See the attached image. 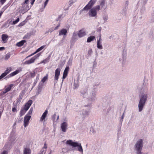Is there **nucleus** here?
<instances>
[{"label":"nucleus","mask_w":154,"mask_h":154,"mask_svg":"<svg viewBox=\"0 0 154 154\" xmlns=\"http://www.w3.org/2000/svg\"><path fill=\"white\" fill-rule=\"evenodd\" d=\"M49 0H46L45 2V3H44V5L43 8H45V7L47 5V4L48 3V2Z\"/></svg>","instance_id":"44"},{"label":"nucleus","mask_w":154,"mask_h":154,"mask_svg":"<svg viewBox=\"0 0 154 154\" xmlns=\"http://www.w3.org/2000/svg\"><path fill=\"white\" fill-rule=\"evenodd\" d=\"M60 68H57L55 72L54 79V84L57 83L59 76L60 75Z\"/></svg>","instance_id":"8"},{"label":"nucleus","mask_w":154,"mask_h":154,"mask_svg":"<svg viewBox=\"0 0 154 154\" xmlns=\"http://www.w3.org/2000/svg\"><path fill=\"white\" fill-rule=\"evenodd\" d=\"M45 45H43L42 46H41L39 48H38L36 51L34 53L32 54L31 55L28 56V57H27L26 58L30 57V56H32L34 54H36V53H37V52L40 51H41L42 49H43L45 47Z\"/></svg>","instance_id":"17"},{"label":"nucleus","mask_w":154,"mask_h":154,"mask_svg":"<svg viewBox=\"0 0 154 154\" xmlns=\"http://www.w3.org/2000/svg\"><path fill=\"white\" fill-rule=\"evenodd\" d=\"M48 77L47 76H45L43 79H42L41 81L42 82L44 83L46 80L47 79Z\"/></svg>","instance_id":"36"},{"label":"nucleus","mask_w":154,"mask_h":154,"mask_svg":"<svg viewBox=\"0 0 154 154\" xmlns=\"http://www.w3.org/2000/svg\"><path fill=\"white\" fill-rule=\"evenodd\" d=\"M11 54L10 53L7 54L5 56L4 59L6 60H7L10 57Z\"/></svg>","instance_id":"33"},{"label":"nucleus","mask_w":154,"mask_h":154,"mask_svg":"<svg viewBox=\"0 0 154 154\" xmlns=\"http://www.w3.org/2000/svg\"><path fill=\"white\" fill-rule=\"evenodd\" d=\"M49 57H48V58H47L46 59H45V60H44L42 61V63H45L47 62H48V60H49Z\"/></svg>","instance_id":"38"},{"label":"nucleus","mask_w":154,"mask_h":154,"mask_svg":"<svg viewBox=\"0 0 154 154\" xmlns=\"http://www.w3.org/2000/svg\"><path fill=\"white\" fill-rule=\"evenodd\" d=\"M25 42L26 41L24 40H22L19 42L17 43L16 45L17 46L20 47L23 45Z\"/></svg>","instance_id":"29"},{"label":"nucleus","mask_w":154,"mask_h":154,"mask_svg":"<svg viewBox=\"0 0 154 154\" xmlns=\"http://www.w3.org/2000/svg\"><path fill=\"white\" fill-rule=\"evenodd\" d=\"M47 147V146L46 144L45 143L41 151V153L42 154H45L46 151Z\"/></svg>","instance_id":"24"},{"label":"nucleus","mask_w":154,"mask_h":154,"mask_svg":"<svg viewBox=\"0 0 154 154\" xmlns=\"http://www.w3.org/2000/svg\"><path fill=\"white\" fill-rule=\"evenodd\" d=\"M14 85L12 84H11L9 86L6 88L5 89L8 92L11 89V88Z\"/></svg>","instance_id":"32"},{"label":"nucleus","mask_w":154,"mask_h":154,"mask_svg":"<svg viewBox=\"0 0 154 154\" xmlns=\"http://www.w3.org/2000/svg\"><path fill=\"white\" fill-rule=\"evenodd\" d=\"M5 49V48L3 47H0V51L3 50Z\"/></svg>","instance_id":"54"},{"label":"nucleus","mask_w":154,"mask_h":154,"mask_svg":"<svg viewBox=\"0 0 154 154\" xmlns=\"http://www.w3.org/2000/svg\"><path fill=\"white\" fill-rule=\"evenodd\" d=\"M5 76L2 73L1 75L0 76V80L4 77Z\"/></svg>","instance_id":"48"},{"label":"nucleus","mask_w":154,"mask_h":154,"mask_svg":"<svg viewBox=\"0 0 154 154\" xmlns=\"http://www.w3.org/2000/svg\"><path fill=\"white\" fill-rule=\"evenodd\" d=\"M56 116V114H54V117H55Z\"/></svg>","instance_id":"63"},{"label":"nucleus","mask_w":154,"mask_h":154,"mask_svg":"<svg viewBox=\"0 0 154 154\" xmlns=\"http://www.w3.org/2000/svg\"><path fill=\"white\" fill-rule=\"evenodd\" d=\"M6 0H0V2L1 4L3 5L6 1Z\"/></svg>","instance_id":"50"},{"label":"nucleus","mask_w":154,"mask_h":154,"mask_svg":"<svg viewBox=\"0 0 154 154\" xmlns=\"http://www.w3.org/2000/svg\"><path fill=\"white\" fill-rule=\"evenodd\" d=\"M113 4V0H101L100 1V4L99 6L100 7V10L106 9L109 6L111 7Z\"/></svg>","instance_id":"2"},{"label":"nucleus","mask_w":154,"mask_h":154,"mask_svg":"<svg viewBox=\"0 0 154 154\" xmlns=\"http://www.w3.org/2000/svg\"><path fill=\"white\" fill-rule=\"evenodd\" d=\"M15 140V138L14 137H12L11 139H10V140L11 141H14V140Z\"/></svg>","instance_id":"47"},{"label":"nucleus","mask_w":154,"mask_h":154,"mask_svg":"<svg viewBox=\"0 0 154 154\" xmlns=\"http://www.w3.org/2000/svg\"><path fill=\"white\" fill-rule=\"evenodd\" d=\"M32 100H29L28 102L25 104L23 108L27 111L30 106L32 103Z\"/></svg>","instance_id":"14"},{"label":"nucleus","mask_w":154,"mask_h":154,"mask_svg":"<svg viewBox=\"0 0 154 154\" xmlns=\"http://www.w3.org/2000/svg\"><path fill=\"white\" fill-rule=\"evenodd\" d=\"M147 98V94H144L140 96L138 105L139 112H141L143 110Z\"/></svg>","instance_id":"3"},{"label":"nucleus","mask_w":154,"mask_h":154,"mask_svg":"<svg viewBox=\"0 0 154 154\" xmlns=\"http://www.w3.org/2000/svg\"><path fill=\"white\" fill-rule=\"evenodd\" d=\"M48 31H49V32H51L52 31L51 29H49Z\"/></svg>","instance_id":"62"},{"label":"nucleus","mask_w":154,"mask_h":154,"mask_svg":"<svg viewBox=\"0 0 154 154\" xmlns=\"http://www.w3.org/2000/svg\"><path fill=\"white\" fill-rule=\"evenodd\" d=\"M92 51L91 49H89L88 51V54L91 56L92 53Z\"/></svg>","instance_id":"40"},{"label":"nucleus","mask_w":154,"mask_h":154,"mask_svg":"<svg viewBox=\"0 0 154 154\" xmlns=\"http://www.w3.org/2000/svg\"><path fill=\"white\" fill-rule=\"evenodd\" d=\"M60 126L62 131L63 132H66L68 127L67 123L66 122L62 123L61 124Z\"/></svg>","instance_id":"10"},{"label":"nucleus","mask_w":154,"mask_h":154,"mask_svg":"<svg viewBox=\"0 0 154 154\" xmlns=\"http://www.w3.org/2000/svg\"><path fill=\"white\" fill-rule=\"evenodd\" d=\"M31 150L28 147H26L24 149L23 154H30Z\"/></svg>","instance_id":"23"},{"label":"nucleus","mask_w":154,"mask_h":154,"mask_svg":"<svg viewBox=\"0 0 154 154\" xmlns=\"http://www.w3.org/2000/svg\"><path fill=\"white\" fill-rule=\"evenodd\" d=\"M103 19L104 20V22H106L108 19V17L106 15H105L103 17Z\"/></svg>","instance_id":"34"},{"label":"nucleus","mask_w":154,"mask_h":154,"mask_svg":"<svg viewBox=\"0 0 154 154\" xmlns=\"http://www.w3.org/2000/svg\"><path fill=\"white\" fill-rule=\"evenodd\" d=\"M86 34L85 30L84 29L80 30L78 33V35L79 38L83 37Z\"/></svg>","instance_id":"13"},{"label":"nucleus","mask_w":154,"mask_h":154,"mask_svg":"<svg viewBox=\"0 0 154 154\" xmlns=\"http://www.w3.org/2000/svg\"><path fill=\"white\" fill-rule=\"evenodd\" d=\"M95 38V37L94 36H91L88 37L87 41V42H90L93 41Z\"/></svg>","instance_id":"27"},{"label":"nucleus","mask_w":154,"mask_h":154,"mask_svg":"<svg viewBox=\"0 0 154 154\" xmlns=\"http://www.w3.org/2000/svg\"><path fill=\"white\" fill-rule=\"evenodd\" d=\"M89 112L88 110H85L82 112L83 116L84 117H85L89 114Z\"/></svg>","instance_id":"28"},{"label":"nucleus","mask_w":154,"mask_h":154,"mask_svg":"<svg viewBox=\"0 0 154 154\" xmlns=\"http://www.w3.org/2000/svg\"><path fill=\"white\" fill-rule=\"evenodd\" d=\"M97 47L100 49H103V47L102 45V42H97Z\"/></svg>","instance_id":"31"},{"label":"nucleus","mask_w":154,"mask_h":154,"mask_svg":"<svg viewBox=\"0 0 154 154\" xmlns=\"http://www.w3.org/2000/svg\"><path fill=\"white\" fill-rule=\"evenodd\" d=\"M41 92V90H38L37 92L36 93V95H38Z\"/></svg>","instance_id":"45"},{"label":"nucleus","mask_w":154,"mask_h":154,"mask_svg":"<svg viewBox=\"0 0 154 154\" xmlns=\"http://www.w3.org/2000/svg\"><path fill=\"white\" fill-rule=\"evenodd\" d=\"M31 117V116L29 115H26L25 116L23 121V125L25 128L28 125Z\"/></svg>","instance_id":"9"},{"label":"nucleus","mask_w":154,"mask_h":154,"mask_svg":"<svg viewBox=\"0 0 154 154\" xmlns=\"http://www.w3.org/2000/svg\"><path fill=\"white\" fill-rule=\"evenodd\" d=\"M3 109L0 108V119H1V117L3 112Z\"/></svg>","instance_id":"41"},{"label":"nucleus","mask_w":154,"mask_h":154,"mask_svg":"<svg viewBox=\"0 0 154 154\" xmlns=\"http://www.w3.org/2000/svg\"><path fill=\"white\" fill-rule=\"evenodd\" d=\"M49 32V31H46V32H45V34H47V33H48Z\"/></svg>","instance_id":"61"},{"label":"nucleus","mask_w":154,"mask_h":154,"mask_svg":"<svg viewBox=\"0 0 154 154\" xmlns=\"http://www.w3.org/2000/svg\"><path fill=\"white\" fill-rule=\"evenodd\" d=\"M7 92V91L5 89L3 91V93H2V94H5V93H6Z\"/></svg>","instance_id":"55"},{"label":"nucleus","mask_w":154,"mask_h":154,"mask_svg":"<svg viewBox=\"0 0 154 154\" xmlns=\"http://www.w3.org/2000/svg\"><path fill=\"white\" fill-rule=\"evenodd\" d=\"M12 70V68L11 67H8L5 72L3 73L4 75L5 76L8 74Z\"/></svg>","instance_id":"25"},{"label":"nucleus","mask_w":154,"mask_h":154,"mask_svg":"<svg viewBox=\"0 0 154 154\" xmlns=\"http://www.w3.org/2000/svg\"><path fill=\"white\" fill-rule=\"evenodd\" d=\"M97 0H91L84 8L81 11V12L84 11H88V16L91 17L96 18L97 17V12L100 10L99 6H96L93 8L92 7L95 4Z\"/></svg>","instance_id":"1"},{"label":"nucleus","mask_w":154,"mask_h":154,"mask_svg":"<svg viewBox=\"0 0 154 154\" xmlns=\"http://www.w3.org/2000/svg\"><path fill=\"white\" fill-rule=\"evenodd\" d=\"M143 142L142 139H140L137 142L135 145V149L137 151L138 153L141 152L143 146Z\"/></svg>","instance_id":"5"},{"label":"nucleus","mask_w":154,"mask_h":154,"mask_svg":"<svg viewBox=\"0 0 154 154\" xmlns=\"http://www.w3.org/2000/svg\"><path fill=\"white\" fill-rule=\"evenodd\" d=\"M141 91L143 92H146L148 91V89L146 86V83L143 84V86L141 88Z\"/></svg>","instance_id":"19"},{"label":"nucleus","mask_w":154,"mask_h":154,"mask_svg":"<svg viewBox=\"0 0 154 154\" xmlns=\"http://www.w3.org/2000/svg\"><path fill=\"white\" fill-rule=\"evenodd\" d=\"M87 91V89H86L82 90L81 91V96L83 98L88 97V94Z\"/></svg>","instance_id":"15"},{"label":"nucleus","mask_w":154,"mask_h":154,"mask_svg":"<svg viewBox=\"0 0 154 154\" xmlns=\"http://www.w3.org/2000/svg\"><path fill=\"white\" fill-rule=\"evenodd\" d=\"M30 35H26L24 36V38H26L29 39V38H30Z\"/></svg>","instance_id":"43"},{"label":"nucleus","mask_w":154,"mask_h":154,"mask_svg":"<svg viewBox=\"0 0 154 154\" xmlns=\"http://www.w3.org/2000/svg\"><path fill=\"white\" fill-rule=\"evenodd\" d=\"M29 0H25L24 2L22 4V8H23L22 9L24 11H27L29 9V7L28 6L27 4H28ZM35 0H31V5H32Z\"/></svg>","instance_id":"6"},{"label":"nucleus","mask_w":154,"mask_h":154,"mask_svg":"<svg viewBox=\"0 0 154 154\" xmlns=\"http://www.w3.org/2000/svg\"><path fill=\"white\" fill-rule=\"evenodd\" d=\"M9 144L8 143L6 144L4 146L3 149L6 150H2L0 152V154H8V147Z\"/></svg>","instance_id":"11"},{"label":"nucleus","mask_w":154,"mask_h":154,"mask_svg":"<svg viewBox=\"0 0 154 154\" xmlns=\"http://www.w3.org/2000/svg\"><path fill=\"white\" fill-rule=\"evenodd\" d=\"M77 35H78V33L77 34L76 32H74L72 35V37L74 38H75L77 36Z\"/></svg>","instance_id":"42"},{"label":"nucleus","mask_w":154,"mask_h":154,"mask_svg":"<svg viewBox=\"0 0 154 154\" xmlns=\"http://www.w3.org/2000/svg\"><path fill=\"white\" fill-rule=\"evenodd\" d=\"M48 113V111L47 110H46L45 112L42 114V116L41 117L40 119V122H44L45 121V118L46 116H47Z\"/></svg>","instance_id":"12"},{"label":"nucleus","mask_w":154,"mask_h":154,"mask_svg":"<svg viewBox=\"0 0 154 154\" xmlns=\"http://www.w3.org/2000/svg\"><path fill=\"white\" fill-rule=\"evenodd\" d=\"M33 111V109L32 108H30V109L29 111L28 114H27L26 115H31Z\"/></svg>","instance_id":"37"},{"label":"nucleus","mask_w":154,"mask_h":154,"mask_svg":"<svg viewBox=\"0 0 154 154\" xmlns=\"http://www.w3.org/2000/svg\"><path fill=\"white\" fill-rule=\"evenodd\" d=\"M60 26V24H59V25H58L55 28H54V30H56V29H58V27Z\"/></svg>","instance_id":"56"},{"label":"nucleus","mask_w":154,"mask_h":154,"mask_svg":"<svg viewBox=\"0 0 154 154\" xmlns=\"http://www.w3.org/2000/svg\"><path fill=\"white\" fill-rule=\"evenodd\" d=\"M24 94V92L23 91H22L19 95V98L17 100V102H19L21 101V99H22Z\"/></svg>","instance_id":"26"},{"label":"nucleus","mask_w":154,"mask_h":154,"mask_svg":"<svg viewBox=\"0 0 154 154\" xmlns=\"http://www.w3.org/2000/svg\"><path fill=\"white\" fill-rule=\"evenodd\" d=\"M41 85H40V84H39L38 87V90H41Z\"/></svg>","instance_id":"49"},{"label":"nucleus","mask_w":154,"mask_h":154,"mask_svg":"<svg viewBox=\"0 0 154 154\" xmlns=\"http://www.w3.org/2000/svg\"><path fill=\"white\" fill-rule=\"evenodd\" d=\"M69 5L70 6H71L72 5V4L73 2H72L70 1V2H69Z\"/></svg>","instance_id":"58"},{"label":"nucleus","mask_w":154,"mask_h":154,"mask_svg":"<svg viewBox=\"0 0 154 154\" xmlns=\"http://www.w3.org/2000/svg\"><path fill=\"white\" fill-rule=\"evenodd\" d=\"M102 39L101 38V35H100L99 36V38L98 39H97V42H101Z\"/></svg>","instance_id":"46"},{"label":"nucleus","mask_w":154,"mask_h":154,"mask_svg":"<svg viewBox=\"0 0 154 154\" xmlns=\"http://www.w3.org/2000/svg\"><path fill=\"white\" fill-rule=\"evenodd\" d=\"M35 59L36 57H32L30 60H28L26 61L24 63L28 64L32 63L34 62Z\"/></svg>","instance_id":"16"},{"label":"nucleus","mask_w":154,"mask_h":154,"mask_svg":"<svg viewBox=\"0 0 154 154\" xmlns=\"http://www.w3.org/2000/svg\"><path fill=\"white\" fill-rule=\"evenodd\" d=\"M20 20L19 18H18L15 20L13 22V24H15L17 23Z\"/></svg>","instance_id":"39"},{"label":"nucleus","mask_w":154,"mask_h":154,"mask_svg":"<svg viewBox=\"0 0 154 154\" xmlns=\"http://www.w3.org/2000/svg\"><path fill=\"white\" fill-rule=\"evenodd\" d=\"M26 111H27L25 109H22L20 112V116H22L23 115Z\"/></svg>","instance_id":"30"},{"label":"nucleus","mask_w":154,"mask_h":154,"mask_svg":"<svg viewBox=\"0 0 154 154\" xmlns=\"http://www.w3.org/2000/svg\"><path fill=\"white\" fill-rule=\"evenodd\" d=\"M148 0H144V2H145V4H146Z\"/></svg>","instance_id":"60"},{"label":"nucleus","mask_w":154,"mask_h":154,"mask_svg":"<svg viewBox=\"0 0 154 154\" xmlns=\"http://www.w3.org/2000/svg\"><path fill=\"white\" fill-rule=\"evenodd\" d=\"M124 112L123 113L122 116L121 117V119H122V121H123V119H124Z\"/></svg>","instance_id":"53"},{"label":"nucleus","mask_w":154,"mask_h":154,"mask_svg":"<svg viewBox=\"0 0 154 154\" xmlns=\"http://www.w3.org/2000/svg\"><path fill=\"white\" fill-rule=\"evenodd\" d=\"M59 118V116H58L57 117V120H58Z\"/></svg>","instance_id":"64"},{"label":"nucleus","mask_w":154,"mask_h":154,"mask_svg":"<svg viewBox=\"0 0 154 154\" xmlns=\"http://www.w3.org/2000/svg\"><path fill=\"white\" fill-rule=\"evenodd\" d=\"M67 145L72 146L73 147H77V150L82 154L83 153V149L81 144L79 142H73L72 140H67L66 143Z\"/></svg>","instance_id":"4"},{"label":"nucleus","mask_w":154,"mask_h":154,"mask_svg":"<svg viewBox=\"0 0 154 154\" xmlns=\"http://www.w3.org/2000/svg\"><path fill=\"white\" fill-rule=\"evenodd\" d=\"M12 111L13 112H15L17 111V109L15 107H14L12 108Z\"/></svg>","instance_id":"51"},{"label":"nucleus","mask_w":154,"mask_h":154,"mask_svg":"<svg viewBox=\"0 0 154 154\" xmlns=\"http://www.w3.org/2000/svg\"><path fill=\"white\" fill-rule=\"evenodd\" d=\"M151 20L152 22H154V11H153L152 14V16Z\"/></svg>","instance_id":"35"},{"label":"nucleus","mask_w":154,"mask_h":154,"mask_svg":"<svg viewBox=\"0 0 154 154\" xmlns=\"http://www.w3.org/2000/svg\"><path fill=\"white\" fill-rule=\"evenodd\" d=\"M69 69V67H66V68L65 69L64 71V72H63V79H65L66 77L67 74H68Z\"/></svg>","instance_id":"18"},{"label":"nucleus","mask_w":154,"mask_h":154,"mask_svg":"<svg viewBox=\"0 0 154 154\" xmlns=\"http://www.w3.org/2000/svg\"><path fill=\"white\" fill-rule=\"evenodd\" d=\"M8 37V35L6 34H3L2 35V38L3 43H5L6 42Z\"/></svg>","instance_id":"22"},{"label":"nucleus","mask_w":154,"mask_h":154,"mask_svg":"<svg viewBox=\"0 0 154 154\" xmlns=\"http://www.w3.org/2000/svg\"><path fill=\"white\" fill-rule=\"evenodd\" d=\"M20 72V71L19 70H16L15 71L9 74L8 75L6 78H8L9 77H11L19 73Z\"/></svg>","instance_id":"20"},{"label":"nucleus","mask_w":154,"mask_h":154,"mask_svg":"<svg viewBox=\"0 0 154 154\" xmlns=\"http://www.w3.org/2000/svg\"><path fill=\"white\" fill-rule=\"evenodd\" d=\"M96 92L95 90L93 91L90 94H88V99L91 101L95 100Z\"/></svg>","instance_id":"7"},{"label":"nucleus","mask_w":154,"mask_h":154,"mask_svg":"<svg viewBox=\"0 0 154 154\" xmlns=\"http://www.w3.org/2000/svg\"><path fill=\"white\" fill-rule=\"evenodd\" d=\"M67 32V30L65 29H63L60 30L59 33V35H66Z\"/></svg>","instance_id":"21"},{"label":"nucleus","mask_w":154,"mask_h":154,"mask_svg":"<svg viewBox=\"0 0 154 154\" xmlns=\"http://www.w3.org/2000/svg\"><path fill=\"white\" fill-rule=\"evenodd\" d=\"M72 60L69 59L68 62L69 64V63H72Z\"/></svg>","instance_id":"57"},{"label":"nucleus","mask_w":154,"mask_h":154,"mask_svg":"<svg viewBox=\"0 0 154 154\" xmlns=\"http://www.w3.org/2000/svg\"><path fill=\"white\" fill-rule=\"evenodd\" d=\"M40 55V54L38 53L36 55L34 56V57H36V59L37 57H38Z\"/></svg>","instance_id":"52"},{"label":"nucleus","mask_w":154,"mask_h":154,"mask_svg":"<svg viewBox=\"0 0 154 154\" xmlns=\"http://www.w3.org/2000/svg\"><path fill=\"white\" fill-rule=\"evenodd\" d=\"M128 1H126V4L127 5H128Z\"/></svg>","instance_id":"59"}]
</instances>
